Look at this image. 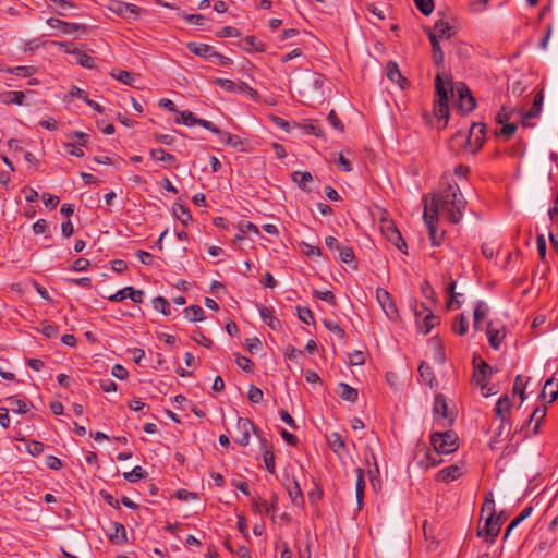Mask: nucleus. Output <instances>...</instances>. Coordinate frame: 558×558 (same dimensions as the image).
<instances>
[{
    "label": "nucleus",
    "mask_w": 558,
    "mask_h": 558,
    "mask_svg": "<svg viewBox=\"0 0 558 558\" xmlns=\"http://www.w3.org/2000/svg\"><path fill=\"white\" fill-rule=\"evenodd\" d=\"M426 206L429 213L436 216L442 214L451 223L457 225L463 217L466 201L454 183L448 184L439 193L434 194L430 204Z\"/></svg>",
    "instance_id": "f257e3e1"
},
{
    "label": "nucleus",
    "mask_w": 558,
    "mask_h": 558,
    "mask_svg": "<svg viewBox=\"0 0 558 558\" xmlns=\"http://www.w3.org/2000/svg\"><path fill=\"white\" fill-rule=\"evenodd\" d=\"M7 401L10 402L12 411L14 412L24 414L28 411L27 403L24 400L16 398L15 396L8 397Z\"/></svg>",
    "instance_id": "79ce46f5"
},
{
    "label": "nucleus",
    "mask_w": 558,
    "mask_h": 558,
    "mask_svg": "<svg viewBox=\"0 0 558 558\" xmlns=\"http://www.w3.org/2000/svg\"><path fill=\"white\" fill-rule=\"evenodd\" d=\"M88 134L82 131H73L66 134V138L72 142H65L63 145L66 148H70L68 153L71 156L75 157H84V151L81 147H85L88 143Z\"/></svg>",
    "instance_id": "0eeeda50"
},
{
    "label": "nucleus",
    "mask_w": 558,
    "mask_h": 558,
    "mask_svg": "<svg viewBox=\"0 0 558 558\" xmlns=\"http://www.w3.org/2000/svg\"><path fill=\"white\" fill-rule=\"evenodd\" d=\"M426 33L432 45L433 60L437 66H440L444 64L445 57L439 44V38L430 29H426Z\"/></svg>",
    "instance_id": "dca6fc26"
},
{
    "label": "nucleus",
    "mask_w": 558,
    "mask_h": 558,
    "mask_svg": "<svg viewBox=\"0 0 558 558\" xmlns=\"http://www.w3.org/2000/svg\"><path fill=\"white\" fill-rule=\"evenodd\" d=\"M217 135H219V138L222 143H225L226 145L232 146V147H236L239 144L242 143L241 138L239 136L233 135V134L222 131V130H221V133H218Z\"/></svg>",
    "instance_id": "8fccbe9b"
},
{
    "label": "nucleus",
    "mask_w": 558,
    "mask_h": 558,
    "mask_svg": "<svg viewBox=\"0 0 558 558\" xmlns=\"http://www.w3.org/2000/svg\"><path fill=\"white\" fill-rule=\"evenodd\" d=\"M329 446L332 449V451L337 454H339L342 450L345 449V442L342 439L341 435L337 432L331 433L329 436Z\"/></svg>",
    "instance_id": "4c0bfd02"
},
{
    "label": "nucleus",
    "mask_w": 558,
    "mask_h": 558,
    "mask_svg": "<svg viewBox=\"0 0 558 558\" xmlns=\"http://www.w3.org/2000/svg\"><path fill=\"white\" fill-rule=\"evenodd\" d=\"M186 47L190 52L204 59H210L215 54L214 48L207 44L190 41L186 44Z\"/></svg>",
    "instance_id": "2eb2a0df"
},
{
    "label": "nucleus",
    "mask_w": 558,
    "mask_h": 558,
    "mask_svg": "<svg viewBox=\"0 0 558 558\" xmlns=\"http://www.w3.org/2000/svg\"><path fill=\"white\" fill-rule=\"evenodd\" d=\"M450 85V92L453 95L457 93L459 97V108L463 113H469L474 110L476 106V100L472 95L470 88L464 83H458L454 87L452 86L451 81L448 82Z\"/></svg>",
    "instance_id": "39448f33"
},
{
    "label": "nucleus",
    "mask_w": 558,
    "mask_h": 558,
    "mask_svg": "<svg viewBox=\"0 0 558 558\" xmlns=\"http://www.w3.org/2000/svg\"><path fill=\"white\" fill-rule=\"evenodd\" d=\"M236 428L241 433V436L236 439L240 446L245 447L250 444L251 432L259 437V430L250 418L238 417Z\"/></svg>",
    "instance_id": "9b49d317"
},
{
    "label": "nucleus",
    "mask_w": 558,
    "mask_h": 558,
    "mask_svg": "<svg viewBox=\"0 0 558 558\" xmlns=\"http://www.w3.org/2000/svg\"><path fill=\"white\" fill-rule=\"evenodd\" d=\"M193 340L208 349L214 345L213 340L207 338L199 329L195 330Z\"/></svg>",
    "instance_id": "e2e57ef3"
},
{
    "label": "nucleus",
    "mask_w": 558,
    "mask_h": 558,
    "mask_svg": "<svg viewBox=\"0 0 558 558\" xmlns=\"http://www.w3.org/2000/svg\"><path fill=\"white\" fill-rule=\"evenodd\" d=\"M418 373H420L422 380L429 387H433L434 383L436 381V377H435L433 368L429 366V364L422 361L418 366Z\"/></svg>",
    "instance_id": "c85d7f7f"
},
{
    "label": "nucleus",
    "mask_w": 558,
    "mask_h": 558,
    "mask_svg": "<svg viewBox=\"0 0 558 558\" xmlns=\"http://www.w3.org/2000/svg\"><path fill=\"white\" fill-rule=\"evenodd\" d=\"M25 94L20 90L12 92H3L0 94V101L4 105H19L22 106L24 104Z\"/></svg>",
    "instance_id": "5701e85b"
},
{
    "label": "nucleus",
    "mask_w": 558,
    "mask_h": 558,
    "mask_svg": "<svg viewBox=\"0 0 558 558\" xmlns=\"http://www.w3.org/2000/svg\"><path fill=\"white\" fill-rule=\"evenodd\" d=\"M434 29L438 33V34H436L438 36V38L444 37L447 33H448L447 38H449L451 36V34L449 33V31H450L449 23L445 22L442 20H438L435 23Z\"/></svg>",
    "instance_id": "bf43d9fd"
},
{
    "label": "nucleus",
    "mask_w": 558,
    "mask_h": 558,
    "mask_svg": "<svg viewBox=\"0 0 558 558\" xmlns=\"http://www.w3.org/2000/svg\"><path fill=\"white\" fill-rule=\"evenodd\" d=\"M172 209L174 216L182 222V225L187 226L192 221V215L187 206L175 203Z\"/></svg>",
    "instance_id": "cd10ccee"
},
{
    "label": "nucleus",
    "mask_w": 558,
    "mask_h": 558,
    "mask_svg": "<svg viewBox=\"0 0 558 558\" xmlns=\"http://www.w3.org/2000/svg\"><path fill=\"white\" fill-rule=\"evenodd\" d=\"M474 364V375L473 378L481 387V390L484 391L487 388V380L492 375V368L490 366L484 361L480 360V362L476 364V357L473 359Z\"/></svg>",
    "instance_id": "f8f14e48"
},
{
    "label": "nucleus",
    "mask_w": 558,
    "mask_h": 558,
    "mask_svg": "<svg viewBox=\"0 0 558 558\" xmlns=\"http://www.w3.org/2000/svg\"><path fill=\"white\" fill-rule=\"evenodd\" d=\"M153 307L162 313L163 315H170V304L163 296H156L153 299Z\"/></svg>",
    "instance_id": "c03bdc74"
},
{
    "label": "nucleus",
    "mask_w": 558,
    "mask_h": 558,
    "mask_svg": "<svg viewBox=\"0 0 558 558\" xmlns=\"http://www.w3.org/2000/svg\"><path fill=\"white\" fill-rule=\"evenodd\" d=\"M292 180L302 190H306V183L313 180L312 174L308 171H294L292 173Z\"/></svg>",
    "instance_id": "ea45409f"
},
{
    "label": "nucleus",
    "mask_w": 558,
    "mask_h": 558,
    "mask_svg": "<svg viewBox=\"0 0 558 558\" xmlns=\"http://www.w3.org/2000/svg\"><path fill=\"white\" fill-rule=\"evenodd\" d=\"M468 328H469V322L463 315H460L459 317H457L454 323L452 324L453 331L457 332L459 336L465 335L468 331Z\"/></svg>",
    "instance_id": "09e8293b"
},
{
    "label": "nucleus",
    "mask_w": 558,
    "mask_h": 558,
    "mask_svg": "<svg viewBox=\"0 0 558 558\" xmlns=\"http://www.w3.org/2000/svg\"><path fill=\"white\" fill-rule=\"evenodd\" d=\"M487 336H488V341H489L490 347L495 350H498L501 344V341L505 338V330H504V328L495 329L493 327V323L490 322V323H488V326H487Z\"/></svg>",
    "instance_id": "412c9836"
},
{
    "label": "nucleus",
    "mask_w": 558,
    "mask_h": 558,
    "mask_svg": "<svg viewBox=\"0 0 558 558\" xmlns=\"http://www.w3.org/2000/svg\"><path fill=\"white\" fill-rule=\"evenodd\" d=\"M260 445H262V449H263L265 466L269 473L275 474V472H276L275 456H274L272 451L270 450L266 439L263 438L260 441Z\"/></svg>",
    "instance_id": "b1692460"
},
{
    "label": "nucleus",
    "mask_w": 558,
    "mask_h": 558,
    "mask_svg": "<svg viewBox=\"0 0 558 558\" xmlns=\"http://www.w3.org/2000/svg\"><path fill=\"white\" fill-rule=\"evenodd\" d=\"M380 230L383 235L402 253L408 254L407 243L393 221L384 219Z\"/></svg>",
    "instance_id": "423d86ee"
},
{
    "label": "nucleus",
    "mask_w": 558,
    "mask_h": 558,
    "mask_svg": "<svg viewBox=\"0 0 558 558\" xmlns=\"http://www.w3.org/2000/svg\"><path fill=\"white\" fill-rule=\"evenodd\" d=\"M462 475L461 468L452 464L447 468L441 469L437 473V480L441 482H452L458 480Z\"/></svg>",
    "instance_id": "6ab92c4d"
},
{
    "label": "nucleus",
    "mask_w": 558,
    "mask_h": 558,
    "mask_svg": "<svg viewBox=\"0 0 558 558\" xmlns=\"http://www.w3.org/2000/svg\"><path fill=\"white\" fill-rule=\"evenodd\" d=\"M235 362L236 365L242 368L246 373H253L254 372V363L250 357L243 356L239 353H235Z\"/></svg>",
    "instance_id": "49530a36"
},
{
    "label": "nucleus",
    "mask_w": 558,
    "mask_h": 558,
    "mask_svg": "<svg viewBox=\"0 0 558 558\" xmlns=\"http://www.w3.org/2000/svg\"><path fill=\"white\" fill-rule=\"evenodd\" d=\"M53 22H58V24H60L61 31L63 33H65V34H71L74 31H77L80 28V25L75 24V23L63 22V21L58 20V19H49L48 20V23L51 26H54Z\"/></svg>",
    "instance_id": "3c124183"
},
{
    "label": "nucleus",
    "mask_w": 558,
    "mask_h": 558,
    "mask_svg": "<svg viewBox=\"0 0 558 558\" xmlns=\"http://www.w3.org/2000/svg\"><path fill=\"white\" fill-rule=\"evenodd\" d=\"M339 257L345 264H352V268L354 270L357 269V264L355 263V254L353 250L349 246H342L339 250Z\"/></svg>",
    "instance_id": "e433bc0d"
},
{
    "label": "nucleus",
    "mask_w": 558,
    "mask_h": 558,
    "mask_svg": "<svg viewBox=\"0 0 558 558\" xmlns=\"http://www.w3.org/2000/svg\"><path fill=\"white\" fill-rule=\"evenodd\" d=\"M109 10L129 21H136L142 12L140 7L119 0L112 1L109 5Z\"/></svg>",
    "instance_id": "1a4fd4ad"
},
{
    "label": "nucleus",
    "mask_w": 558,
    "mask_h": 558,
    "mask_svg": "<svg viewBox=\"0 0 558 558\" xmlns=\"http://www.w3.org/2000/svg\"><path fill=\"white\" fill-rule=\"evenodd\" d=\"M113 533L109 535V539L113 544H122L126 541V530L122 523L114 522L113 524Z\"/></svg>",
    "instance_id": "7c9ffc66"
},
{
    "label": "nucleus",
    "mask_w": 558,
    "mask_h": 558,
    "mask_svg": "<svg viewBox=\"0 0 558 558\" xmlns=\"http://www.w3.org/2000/svg\"><path fill=\"white\" fill-rule=\"evenodd\" d=\"M196 121H197V117L193 112L187 111V110L186 111H182L180 113V118H178L175 120L177 123L184 124V125H187V126L195 125Z\"/></svg>",
    "instance_id": "603ef678"
},
{
    "label": "nucleus",
    "mask_w": 558,
    "mask_h": 558,
    "mask_svg": "<svg viewBox=\"0 0 558 558\" xmlns=\"http://www.w3.org/2000/svg\"><path fill=\"white\" fill-rule=\"evenodd\" d=\"M259 314L262 319L272 329L280 330L282 327L281 322L274 316V310L271 307H267L265 305L258 306Z\"/></svg>",
    "instance_id": "a211bd4d"
},
{
    "label": "nucleus",
    "mask_w": 558,
    "mask_h": 558,
    "mask_svg": "<svg viewBox=\"0 0 558 558\" xmlns=\"http://www.w3.org/2000/svg\"><path fill=\"white\" fill-rule=\"evenodd\" d=\"M313 295L322 301H325L331 305H336V296L331 291H319L314 290Z\"/></svg>",
    "instance_id": "052dcab7"
},
{
    "label": "nucleus",
    "mask_w": 558,
    "mask_h": 558,
    "mask_svg": "<svg viewBox=\"0 0 558 558\" xmlns=\"http://www.w3.org/2000/svg\"><path fill=\"white\" fill-rule=\"evenodd\" d=\"M487 511L488 514H495L496 511H495V501H494V498H493V494L492 492L487 493L486 496H485V499H484V502H483V506H482V512H485Z\"/></svg>",
    "instance_id": "0e129e2a"
},
{
    "label": "nucleus",
    "mask_w": 558,
    "mask_h": 558,
    "mask_svg": "<svg viewBox=\"0 0 558 558\" xmlns=\"http://www.w3.org/2000/svg\"><path fill=\"white\" fill-rule=\"evenodd\" d=\"M423 219L428 229L432 245L438 246L444 236V232H441L440 234L437 233L436 223L438 221V216L429 213L427 206H425Z\"/></svg>",
    "instance_id": "ddd939ff"
},
{
    "label": "nucleus",
    "mask_w": 558,
    "mask_h": 558,
    "mask_svg": "<svg viewBox=\"0 0 558 558\" xmlns=\"http://www.w3.org/2000/svg\"><path fill=\"white\" fill-rule=\"evenodd\" d=\"M435 90L437 96L434 104L435 116L439 120L445 119L447 121L449 118L448 89L445 87V83L439 74L435 77Z\"/></svg>",
    "instance_id": "20e7f679"
},
{
    "label": "nucleus",
    "mask_w": 558,
    "mask_h": 558,
    "mask_svg": "<svg viewBox=\"0 0 558 558\" xmlns=\"http://www.w3.org/2000/svg\"><path fill=\"white\" fill-rule=\"evenodd\" d=\"M41 333L47 338H56L59 335V329L56 325L47 322L41 323Z\"/></svg>",
    "instance_id": "680f3d73"
},
{
    "label": "nucleus",
    "mask_w": 558,
    "mask_h": 558,
    "mask_svg": "<svg viewBox=\"0 0 558 558\" xmlns=\"http://www.w3.org/2000/svg\"><path fill=\"white\" fill-rule=\"evenodd\" d=\"M298 126L302 129L305 134H313L317 137L323 136V131L320 126L314 121L298 124Z\"/></svg>",
    "instance_id": "a18cd8bd"
},
{
    "label": "nucleus",
    "mask_w": 558,
    "mask_h": 558,
    "mask_svg": "<svg viewBox=\"0 0 558 558\" xmlns=\"http://www.w3.org/2000/svg\"><path fill=\"white\" fill-rule=\"evenodd\" d=\"M547 396L549 397L548 402H554L558 397V381L554 378H549L545 381L542 398L546 400Z\"/></svg>",
    "instance_id": "a878e982"
},
{
    "label": "nucleus",
    "mask_w": 558,
    "mask_h": 558,
    "mask_svg": "<svg viewBox=\"0 0 558 558\" xmlns=\"http://www.w3.org/2000/svg\"><path fill=\"white\" fill-rule=\"evenodd\" d=\"M288 494L293 505L300 506L304 502L303 493L298 481L293 480L292 484L288 486Z\"/></svg>",
    "instance_id": "2f4dec72"
},
{
    "label": "nucleus",
    "mask_w": 558,
    "mask_h": 558,
    "mask_svg": "<svg viewBox=\"0 0 558 558\" xmlns=\"http://www.w3.org/2000/svg\"><path fill=\"white\" fill-rule=\"evenodd\" d=\"M298 316H299L300 320H302L303 323H305L307 325H310L311 323H313V324L315 323L313 312L308 307L299 306L298 307Z\"/></svg>",
    "instance_id": "13d9d810"
},
{
    "label": "nucleus",
    "mask_w": 558,
    "mask_h": 558,
    "mask_svg": "<svg viewBox=\"0 0 558 558\" xmlns=\"http://www.w3.org/2000/svg\"><path fill=\"white\" fill-rule=\"evenodd\" d=\"M214 83L217 86L223 88L225 90H228V92H231V93H235L238 90H243V87L238 86L233 81L228 80V78H216L214 81Z\"/></svg>",
    "instance_id": "de8ad7c7"
},
{
    "label": "nucleus",
    "mask_w": 558,
    "mask_h": 558,
    "mask_svg": "<svg viewBox=\"0 0 558 558\" xmlns=\"http://www.w3.org/2000/svg\"><path fill=\"white\" fill-rule=\"evenodd\" d=\"M386 75L392 82L397 83L401 88L408 84L407 78L401 74L399 66L396 62L389 61L386 64Z\"/></svg>",
    "instance_id": "4468645a"
},
{
    "label": "nucleus",
    "mask_w": 558,
    "mask_h": 558,
    "mask_svg": "<svg viewBox=\"0 0 558 558\" xmlns=\"http://www.w3.org/2000/svg\"><path fill=\"white\" fill-rule=\"evenodd\" d=\"M501 525L502 521H500V515L490 513L484 526L477 530V536L483 537L487 543H493L498 536Z\"/></svg>",
    "instance_id": "6e6552de"
},
{
    "label": "nucleus",
    "mask_w": 558,
    "mask_h": 558,
    "mask_svg": "<svg viewBox=\"0 0 558 558\" xmlns=\"http://www.w3.org/2000/svg\"><path fill=\"white\" fill-rule=\"evenodd\" d=\"M149 154H150L151 158L159 160V161H165L170 165H175V162H177L175 157L173 155L167 153L162 148L151 149Z\"/></svg>",
    "instance_id": "f704fd0d"
},
{
    "label": "nucleus",
    "mask_w": 558,
    "mask_h": 558,
    "mask_svg": "<svg viewBox=\"0 0 558 558\" xmlns=\"http://www.w3.org/2000/svg\"><path fill=\"white\" fill-rule=\"evenodd\" d=\"M8 72L22 77H31L36 73V68L32 65H19L12 69H9Z\"/></svg>",
    "instance_id": "37998d69"
},
{
    "label": "nucleus",
    "mask_w": 558,
    "mask_h": 558,
    "mask_svg": "<svg viewBox=\"0 0 558 558\" xmlns=\"http://www.w3.org/2000/svg\"><path fill=\"white\" fill-rule=\"evenodd\" d=\"M245 348L246 350L254 354V353H257L260 349H262V342L258 338L254 337V338H248L246 339L245 341Z\"/></svg>",
    "instance_id": "69168bd1"
},
{
    "label": "nucleus",
    "mask_w": 558,
    "mask_h": 558,
    "mask_svg": "<svg viewBox=\"0 0 558 558\" xmlns=\"http://www.w3.org/2000/svg\"><path fill=\"white\" fill-rule=\"evenodd\" d=\"M110 74L113 78L118 80L119 82H122L128 86H132L135 80V75L132 72L124 70L114 69L111 71Z\"/></svg>",
    "instance_id": "473e14b6"
},
{
    "label": "nucleus",
    "mask_w": 558,
    "mask_h": 558,
    "mask_svg": "<svg viewBox=\"0 0 558 558\" xmlns=\"http://www.w3.org/2000/svg\"><path fill=\"white\" fill-rule=\"evenodd\" d=\"M247 398L253 403H260L263 401L264 393L262 389L254 385H251L248 388Z\"/></svg>",
    "instance_id": "4d7b16f0"
},
{
    "label": "nucleus",
    "mask_w": 558,
    "mask_h": 558,
    "mask_svg": "<svg viewBox=\"0 0 558 558\" xmlns=\"http://www.w3.org/2000/svg\"><path fill=\"white\" fill-rule=\"evenodd\" d=\"M44 448H45V445L37 440H32L27 445V451L34 457L41 454L44 451Z\"/></svg>",
    "instance_id": "774afa93"
},
{
    "label": "nucleus",
    "mask_w": 558,
    "mask_h": 558,
    "mask_svg": "<svg viewBox=\"0 0 558 558\" xmlns=\"http://www.w3.org/2000/svg\"><path fill=\"white\" fill-rule=\"evenodd\" d=\"M327 120L328 122L338 131L340 132H343L344 131V125L343 123L341 122V120L339 119V117L337 116L336 111L335 110H331L328 116H327Z\"/></svg>",
    "instance_id": "338daca9"
},
{
    "label": "nucleus",
    "mask_w": 558,
    "mask_h": 558,
    "mask_svg": "<svg viewBox=\"0 0 558 558\" xmlns=\"http://www.w3.org/2000/svg\"><path fill=\"white\" fill-rule=\"evenodd\" d=\"M440 323V318L434 315L432 312L425 315L422 320L416 322L418 331L423 335H427L436 325Z\"/></svg>",
    "instance_id": "aec40b11"
},
{
    "label": "nucleus",
    "mask_w": 558,
    "mask_h": 558,
    "mask_svg": "<svg viewBox=\"0 0 558 558\" xmlns=\"http://www.w3.org/2000/svg\"><path fill=\"white\" fill-rule=\"evenodd\" d=\"M543 100H544V94H543V90H541L535 95L531 109L529 111H526L522 117L523 118L522 124L524 126H530V124L526 123L527 119H533V118H536L539 116V113L542 111Z\"/></svg>",
    "instance_id": "f3484780"
},
{
    "label": "nucleus",
    "mask_w": 558,
    "mask_h": 558,
    "mask_svg": "<svg viewBox=\"0 0 558 558\" xmlns=\"http://www.w3.org/2000/svg\"><path fill=\"white\" fill-rule=\"evenodd\" d=\"M146 476L147 472L141 465H136L132 471L123 474V477L130 483H136Z\"/></svg>",
    "instance_id": "58836bf2"
},
{
    "label": "nucleus",
    "mask_w": 558,
    "mask_h": 558,
    "mask_svg": "<svg viewBox=\"0 0 558 558\" xmlns=\"http://www.w3.org/2000/svg\"><path fill=\"white\" fill-rule=\"evenodd\" d=\"M356 472V484H355V495L359 504V508H361L364 499V490H365V480H364V471L361 468L355 470Z\"/></svg>",
    "instance_id": "bb28decb"
},
{
    "label": "nucleus",
    "mask_w": 558,
    "mask_h": 558,
    "mask_svg": "<svg viewBox=\"0 0 558 558\" xmlns=\"http://www.w3.org/2000/svg\"><path fill=\"white\" fill-rule=\"evenodd\" d=\"M448 407L444 395L439 393L435 397L434 412L440 414L442 417H448Z\"/></svg>",
    "instance_id": "a19ab883"
},
{
    "label": "nucleus",
    "mask_w": 558,
    "mask_h": 558,
    "mask_svg": "<svg viewBox=\"0 0 558 558\" xmlns=\"http://www.w3.org/2000/svg\"><path fill=\"white\" fill-rule=\"evenodd\" d=\"M416 8L424 15L432 14L434 10V0H414Z\"/></svg>",
    "instance_id": "6e6d98bb"
},
{
    "label": "nucleus",
    "mask_w": 558,
    "mask_h": 558,
    "mask_svg": "<svg viewBox=\"0 0 558 558\" xmlns=\"http://www.w3.org/2000/svg\"><path fill=\"white\" fill-rule=\"evenodd\" d=\"M185 317L191 322H202L205 319L204 311L199 305H191L184 310Z\"/></svg>",
    "instance_id": "72a5a7b5"
},
{
    "label": "nucleus",
    "mask_w": 558,
    "mask_h": 558,
    "mask_svg": "<svg viewBox=\"0 0 558 558\" xmlns=\"http://www.w3.org/2000/svg\"><path fill=\"white\" fill-rule=\"evenodd\" d=\"M486 125L481 122L472 123L469 135L465 136L462 132H457L451 141L452 142H464L471 149V153L475 154L478 151L485 143Z\"/></svg>",
    "instance_id": "f03ea898"
},
{
    "label": "nucleus",
    "mask_w": 558,
    "mask_h": 558,
    "mask_svg": "<svg viewBox=\"0 0 558 558\" xmlns=\"http://www.w3.org/2000/svg\"><path fill=\"white\" fill-rule=\"evenodd\" d=\"M430 442L437 454H449L458 449V436L453 430L433 433Z\"/></svg>",
    "instance_id": "7ed1b4c3"
},
{
    "label": "nucleus",
    "mask_w": 558,
    "mask_h": 558,
    "mask_svg": "<svg viewBox=\"0 0 558 558\" xmlns=\"http://www.w3.org/2000/svg\"><path fill=\"white\" fill-rule=\"evenodd\" d=\"M376 299L380 305V307L383 308V311L385 312L386 316L393 320L396 318H398L399 314H398V308L396 306V303L391 296V294L383 289V288H377L376 289Z\"/></svg>",
    "instance_id": "9d476101"
},
{
    "label": "nucleus",
    "mask_w": 558,
    "mask_h": 558,
    "mask_svg": "<svg viewBox=\"0 0 558 558\" xmlns=\"http://www.w3.org/2000/svg\"><path fill=\"white\" fill-rule=\"evenodd\" d=\"M489 308L488 305L484 301H478L475 305L473 318L474 320H483L485 319Z\"/></svg>",
    "instance_id": "864d4df0"
},
{
    "label": "nucleus",
    "mask_w": 558,
    "mask_h": 558,
    "mask_svg": "<svg viewBox=\"0 0 558 558\" xmlns=\"http://www.w3.org/2000/svg\"><path fill=\"white\" fill-rule=\"evenodd\" d=\"M337 393L342 400L349 401V402H355L359 398V392L355 388L351 387L350 385L345 383H340L338 385Z\"/></svg>",
    "instance_id": "393cba45"
},
{
    "label": "nucleus",
    "mask_w": 558,
    "mask_h": 558,
    "mask_svg": "<svg viewBox=\"0 0 558 558\" xmlns=\"http://www.w3.org/2000/svg\"><path fill=\"white\" fill-rule=\"evenodd\" d=\"M545 416H546V407L545 405L537 407L530 415V417L526 422V425L530 426L534 422V426H533V430H532L533 435H536L538 433L541 423L545 418Z\"/></svg>",
    "instance_id": "4be33fe9"
},
{
    "label": "nucleus",
    "mask_w": 558,
    "mask_h": 558,
    "mask_svg": "<svg viewBox=\"0 0 558 558\" xmlns=\"http://www.w3.org/2000/svg\"><path fill=\"white\" fill-rule=\"evenodd\" d=\"M324 326L338 338L343 339L345 337L344 329L337 322L325 319Z\"/></svg>",
    "instance_id": "5fc2aeb1"
},
{
    "label": "nucleus",
    "mask_w": 558,
    "mask_h": 558,
    "mask_svg": "<svg viewBox=\"0 0 558 558\" xmlns=\"http://www.w3.org/2000/svg\"><path fill=\"white\" fill-rule=\"evenodd\" d=\"M511 409V400L507 395L501 396L495 407L496 416L498 418H502V416H508V413Z\"/></svg>",
    "instance_id": "c756f323"
},
{
    "label": "nucleus",
    "mask_w": 558,
    "mask_h": 558,
    "mask_svg": "<svg viewBox=\"0 0 558 558\" xmlns=\"http://www.w3.org/2000/svg\"><path fill=\"white\" fill-rule=\"evenodd\" d=\"M72 53H73L74 56H76V62H77L80 65H82V66H84V68H86V69H93V68H95V61H94V59H93L90 56H88L87 53L83 52V51H82V50H80V49H74V50L72 51Z\"/></svg>",
    "instance_id": "c9c22d12"
}]
</instances>
